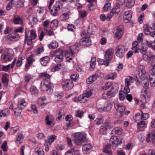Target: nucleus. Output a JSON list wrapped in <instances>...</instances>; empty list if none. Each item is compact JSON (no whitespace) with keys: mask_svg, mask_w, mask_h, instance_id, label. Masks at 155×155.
<instances>
[{"mask_svg":"<svg viewBox=\"0 0 155 155\" xmlns=\"http://www.w3.org/2000/svg\"><path fill=\"white\" fill-rule=\"evenodd\" d=\"M72 136L75 144L78 146H82L87 141V134L84 132H77L73 133Z\"/></svg>","mask_w":155,"mask_h":155,"instance_id":"nucleus-1","label":"nucleus"},{"mask_svg":"<svg viewBox=\"0 0 155 155\" xmlns=\"http://www.w3.org/2000/svg\"><path fill=\"white\" fill-rule=\"evenodd\" d=\"M25 43H27L28 45H31L32 43V40H35L37 37L35 31L31 29L29 30L26 29L25 30Z\"/></svg>","mask_w":155,"mask_h":155,"instance_id":"nucleus-2","label":"nucleus"},{"mask_svg":"<svg viewBox=\"0 0 155 155\" xmlns=\"http://www.w3.org/2000/svg\"><path fill=\"white\" fill-rule=\"evenodd\" d=\"M148 84L146 83L144 84L141 92L142 93V101L143 103H146L149 101V98L151 95V91L148 87Z\"/></svg>","mask_w":155,"mask_h":155,"instance_id":"nucleus-3","label":"nucleus"},{"mask_svg":"<svg viewBox=\"0 0 155 155\" xmlns=\"http://www.w3.org/2000/svg\"><path fill=\"white\" fill-rule=\"evenodd\" d=\"M40 89L41 91H47L48 93L49 94H51L53 92L51 84L48 80H43L41 82Z\"/></svg>","mask_w":155,"mask_h":155,"instance_id":"nucleus-4","label":"nucleus"},{"mask_svg":"<svg viewBox=\"0 0 155 155\" xmlns=\"http://www.w3.org/2000/svg\"><path fill=\"white\" fill-rule=\"evenodd\" d=\"M127 51L125 47L122 45H119L116 48L115 54L118 57L122 58L124 57Z\"/></svg>","mask_w":155,"mask_h":155,"instance_id":"nucleus-5","label":"nucleus"},{"mask_svg":"<svg viewBox=\"0 0 155 155\" xmlns=\"http://www.w3.org/2000/svg\"><path fill=\"white\" fill-rule=\"evenodd\" d=\"M61 84L63 88L66 91L71 89L74 86L72 81L70 79L63 80Z\"/></svg>","mask_w":155,"mask_h":155,"instance_id":"nucleus-6","label":"nucleus"},{"mask_svg":"<svg viewBox=\"0 0 155 155\" xmlns=\"http://www.w3.org/2000/svg\"><path fill=\"white\" fill-rule=\"evenodd\" d=\"M82 37L81 41L84 45L89 46L91 45V41L89 38V35L87 34L86 31H83L81 34Z\"/></svg>","mask_w":155,"mask_h":155,"instance_id":"nucleus-7","label":"nucleus"},{"mask_svg":"<svg viewBox=\"0 0 155 155\" xmlns=\"http://www.w3.org/2000/svg\"><path fill=\"white\" fill-rule=\"evenodd\" d=\"M46 124L49 127H53L55 124L54 117L51 115H47L45 120Z\"/></svg>","mask_w":155,"mask_h":155,"instance_id":"nucleus-8","label":"nucleus"},{"mask_svg":"<svg viewBox=\"0 0 155 155\" xmlns=\"http://www.w3.org/2000/svg\"><path fill=\"white\" fill-rule=\"evenodd\" d=\"M143 59L146 61H148L150 63L155 62V56L151 52H148L145 54Z\"/></svg>","mask_w":155,"mask_h":155,"instance_id":"nucleus-9","label":"nucleus"},{"mask_svg":"<svg viewBox=\"0 0 155 155\" xmlns=\"http://www.w3.org/2000/svg\"><path fill=\"white\" fill-rule=\"evenodd\" d=\"M114 107L116 109L117 113H119L121 117L124 114L125 110L124 106L118 103H116L114 104Z\"/></svg>","mask_w":155,"mask_h":155,"instance_id":"nucleus-10","label":"nucleus"},{"mask_svg":"<svg viewBox=\"0 0 155 155\" xmlns=\"http://www.w3.org/2000/svg\"><path fill=\"white\" fill-rule=\"evenodd\" d=\"M110 141L111 143L114 145H120L122 143V139H119L117 136H112Z\"/></svg>","mask_w":155,"mask_h":155,"instance_id":"nucleus-11","label":"nucleus"},{"mask_svg":"<svg viewBox=\"0 0 155 155\" xmlns=\"http://www.w3.org/2000/svg\"><path fill=\"white\" fill-rule=\"evenodd\" d=\"M35 59L33 58V55H31L27 58V61L25 65L26 69H28L31 65L35 61Z\"/></svg>","mask_w":155,"mask_h":155,"instance_id":"nucleus-12","label":"nucleus"},{"mask_svg":"<svg viewBox=\"0 0 155 155\" xmlns=\"http://www.w3.org/2000/svg\"><path fill=\"white\" fill-rule=\"evenodd\" d=\"M14 54L7 53H3L2 55V58L4 61L7 62L11 61L13 58Z\"/></svg>","mask_w":155,"mask_h":155,"instance_id":"nucleus-13","label":"nucleus"},{"mask_svg":"<svg viewBox=\"0 0 155 155\" xmlns=\"http://www.w3.org/2000/svg\"><path fill=\"white\" fill-rule=\"evenodd\" d=\"M132 12L130 10H128L125 12V15L124 17V21L125 22L128 23L130 21L132 16Z\"/></svg>","mask_w":155,"mask_h":155,"instance_id":"nucleus-14","label":"nucleus"},{"mask_svg":"<svg viewBox=\"0 0 155 155\" xmlns=\"http://www.w3.org/2000/svg\"><path fill=\"white\" fill-rule=\"evenodd\" d=\"M122 26H120L117 28L115 33V38L118 39H119L122 37Z\"/></svg>","mask_w":155,"mask_h":155,"instance_id":"nucleus-15","label":"nucleus"},{"mask_svg":"<svg viewBox=\"0 0 155 155\" xmlns=\"http://www.w3.org/2000/svg\"><path fill=\"white\" fill-rule=\"evenodd\" d=\"M80 45L79 43H76L74 45L71 46L70 47L69 54L71 56H73L74 54L78 51V48Z\"/></svg>","mask_w":155,"mask_h":155,"instance_id":"nucleus-16","label":"nucleus"},{"mask_svg":"<svg viewBox=\"0 0 155 155\" xmlns=\"http://www.w3.org/2000/svg\"><path fill=\"white\" fill-rule=\"evenodd\" d=\"M58 52L59 54H57L56 55L54 60L56 62H61L63 60V54L64 51L62 50H60Z\"/></svg>","mask_w":155,"mask_h":155,"instance_id":"nucleus-17","label":"nucleus"},{"mask_svg":"<svg viewBox=\"0 0 155 155\" xmlns=\"http://www.w3.org/2000/svg\"><path fill=\"white\" fill-rule=\"evenodd\" d=\"M114 50L112 48H110L107 50V66L108 65L109 61L111 60L114 56Z\"/></svg>","mask_w":155,"mask_h":155,"instance_id":"nucleus-18","label":"nucleus"},{"mask_svg":"<svg viewBox=\"0 0 155 155\" xmlns=\"http://www.w3.org/2000/svg\"><path fill=\"white\" fill-rule=\"evenodd\" d=\"M7 38L11 41H17L19 39L20 36L18 34L15 33L8 35Z\"/></svg>","mask_w":155,"mask_h":155,"instance_id":"nucleus-19","label":"nucleus"},{"mask_svg":"<svg viewBox=\"0 0 155 155\" xmlns=\"http://www.w3.org/2000/svg\"><path fill=\"white\" fill-rule=\"evenodd\" d=\"M27 105V102L23 99L20 100L18 102L17 107L20 109L24 108Z\"/></svg>","mask_w":155,"mask_h":155,"instance_id":"nucleus-20","label":"nucleus"},{"mask_svg":"<svg viewBox=\"0 0 155 155\" xmlns=\"http://www.w3.org/2000/svg\"><path fill=\"white\" fill-rule=\"evenodd\" d=\"M37 102L39 105L41 106H45L48 103L47 99L45 96H43L39 98Z\"/></svg>","mask_w":155,"mask_h":155,"instance_id":"nucleus-21","label":"nucleus"},{"mask_svg":"<svg viewBox=\"0 0 155 155\" xmlns=\"http://www.w3.org/2000/svg\"><path fill=\"white\" fill-rule=\"evenodd\" d=\"M98 75L96 74H94L90 76L87 80L86 83L87 84H90L94 82L96 80Z\"/></svg>","mask_w":155,"mask_h":155,"instance_id":"nucleus-22","label":"nucleus"},{"mask_svg":"<svg viewBox=\"0 0 155 155\" xmlns=\"http://www.w3.org/2000/svg\"><path fill=\"white\" fill-rule=\"evenodd\" d=\"M10 114V112L8 109L0 110V119L2 118L7 117Z\"/></svg>","mask_w":155,"mask_h":155,"instance_id":"nucleus-23","label":"nucleus"},{"mask_svg":"<svg viewBox=\"0 0 155 155\" xmlns=\"http://www.w3.org/2000/svg\"><path fill=\"white\" fill-rule=\"evenodd\" d=\"M132 45L133 47L132 49L133 50H134V53H137L139 51V50H140V45L137 41L134 42L132 43Z\"/></svg>","mask_w":155,"mask_h":155,"instance_id":"nucleus-24","label":"nucleus"},{"mask_svg":"<svg viewBox=\"0 0 155 155\" xmlns=\"http://www.w3.org/2000/svg\"><path fill=\"white\" fill-rule=\"evenodd\" d=\"M87 101V99L83 94L80 95L78 98H76V99L74 100L75 101H78L81 103H85Z\"/></svg>","mask_w":155,"mask_h":155,"instance_id":"nucleus-25","label":"nucleus"},{"mask_svg":"<svg viewBox=\"0 0 155 155\" xmlns=\"http://www.w3.org/2000/svg\"><path fill=\"white\" fill-rule=\"evenodd\" d=\"M50 59L48 56H45L40 59L41 64L44 66H46L49 61Z\"/></svg>","mask_w":155,"mask_h":155,"instance_id":"nucleus-26","label":"nucleus"},{"mask_svg":"<svg viewBox=\"0 0 155 155\" xmlns=\"http://www.w3.org/2000/svg\"><path fill=\"white\" fill-rule=\"evenodd\" d=\"M13 21L15 24H22L23 23L22 19L19 16H15Z\"/></svg>","mask_w":155,"mask_h":155,"instance_id":"nucleus-27","label":"nucleus"},{"mask_svg":"<svg viewBox=\"0 0 155 155\" xmlns=\"http://www.w3.org/2000/svg\"><path fill=\"white\" fill-rule=\"evenodd\" d=\"M74 121H67L64 126V128L65 130H67L72 127L74 126Z\"/></svg>","mask_w":155,"mask_h":155,"instance_id":"nucleus-28","label":"nucleus"},{"mask_svg":"<svg viewBox=\"0 0 155 155\" xmlns=\"http://www.w3.org/2000/svg\"><path fill=\"white\" fill-rule=\"evenodd\" d=\"M92 148L90 144H84L83 146V151L84 154H86L87 152Z\"/></svg>","mask_w":155,"mask_h":155,"instance_id":"nucleus-29","label":"nucleus"},{"mask_svg":"<svg viewBox=\"0 0 155 155\" xmlns=\"http://www.w3.org/2000/svg\"><path fill=\"white\" fill-rule=\"evenodd\" d=\"M79 151V150H78L77 147H75L66 152L65 155H73L74 153H78Z\"/></svg>","mask_w":155,"mask_h":155,"instance_id":"nucleus-30","label":"nucleus"},{"mask_svg":"<svg viewBox=\"0 0 155 155\" xmlns=\"http://www.w3.org/2000/svg\"><path fill=\"white\" fill-rule=\"evenodd\" d=\"M69 11H68L63 13L60 17V20L64 21L68 19L69 18Z\"/></svg>","mask_w":155,"mask_h":155,"instance_id":"nucleus-31","label":"nucleus"},{"mask_svg":"<svg viewBox=\"0 0 155 155\" xmlns=\"http://www.w3.org/2000/svg\"><path fill=\"white\" fill-rule=\"evenodd\" d=\"M124 3L127 7L131 8L134 6L135 1L134 0H124Z\"/></svg>","mask_w":155,"mask_h":155,"instance_id":"nucleus-32","label":"nucleus"},{"mask_svg":"<svg viewBox=\"0 0 155 155\" xmlns=\"http://www.w3.org/2000/svg\"><path fill=\"white\" fill-rule=\"evenodd\" d=\"M123 130L122 128L119 127H115L112 130L113 134L116 135H120L122 134Z\"/></svg>","mask_w":155,"mask_h":155,"instance_id":"nucleus-33","label":"nucleus"},{"mask_svg":"<svg viewBox=\"0 0 155 155\" xmlns=\"http://www.w3.org/2000/svg\"><path fill=\"white\" fill-rule=\"evenodd\" d=\"M150 66L149 68L150 73L152 75L155 74V62H151L150 64Z\"/></svg>","mask_w":155,"mask_h":155,"instance_id":"nucleus-34","label":"nucleus"},{"mask_svg":"<svg viewBox=\"0 0 155 155\" xmlns=\"http://www.w3.org/2000/svg\"><path fill=\"white\" fill-rule=\"evenodd\" d=\"M117 12L116 8H113L107 15V21L110 20L113 16L114 14Z\"/></svg>","mask_w":155,"mask_h":155,"instance_id":"nucleus-35","label":"nucleus"},{"mask_svg":"<svg viewBox=\"0 0 155 155\" xmlns=\"http://www.w3.org/2000/svg\"><path fill=\"white\" fill-rule=\"evenodd\" d=\"M100 132L101 134H106L107 133V124L106 123L104 124L101 126Z\"/></svg>","mask_w":155,"mask_h":155,"instance_id":"nucleus-36","label":"nucleus"},{"mask_svg":"<svg viewBox=\"0 0 155 155\" xmlns=\"http://www.w3.org/2000/svg\"><path fill=\"white\" fill-rule=\"evenodd\" d=\"M30 91L32 94L36 95L38 94V91L34 86H31L30 88Z\"/></svg>","mask_w":155,"mask_h":155,"instance_id":"nucleus-37","label":"nucleus"},{"mask_svg":"<svg viewBox=\"0 0 155 155\" xmlns=\"http://www.w3.org/2000/svg\"><path fill=\"white\" fill-rule=\"evenodd\" d=\"M58 21L56 19L52 21L50 24L51 27L54 29H56L58 27Z\"/></svg>","mask_w":155,"mask_h":155,"instance_id":"nucleus-38","label":"nucleus"},{"mask_svg":"<svg viewBox=\"0 0 155 155\" xmlns=\"http://www.w3.org/2000/svg\"><path fill=\"white\" fill-rule=\"evenodd\" d=\"M144 32L145 34H149L152 30V28L147 25L144 26Z\"/></svg>","mask_w":155,"mask_h":155,"instance_id":"nucleus-39","label":"nucleus"},{"mask_svg":"<svg viewBox=\"0 0 155 155\" xmlns=\"http://www.w3.org/2000/svg\"><path fill=\"white\" fill-rule=\"evenodd\" d=\"M8 75L5 74L3 75L2 77V82L5 85H7L8 82Z\"/></svg>","mask_w":155,"mask_h":155,"instance_id":"nucleus-40","label":"nucleus"},{"mask_svg":"<svg viewBox=\"0 0 155 155\" xmlns=\"http://www.w3.org/2000/svg\"><path fill=\"white\" fill-rule=\"evenodd\" d=\"M35 151L38 155H44V152L43 149L41 147H36L35 149Z\"/></svg>","mask_w":155,"mask_h":155,"instance_id":"nucleus-41","label":"nucleus"},{"mask_svg":"<svg viewBox=\"0 0 155 155\" xmlns=\"http://www.w3.org/2000/svg\"><path fill=\"white\" fill-rule=\"evenodd\" d=\"M140 78L142 80L148 78V73L146 71L139 74Z\"/></svg>","mask_w":155,"mask_h":155,"instance_id":"nucleus-42","label":"nucleus"},{"mask_svg":"<svg viewBox=\"0 0 155 155\" xmlns=\"http://www.w3.org/2000/svg\"><path fill=\"white\" fill-rule=\"evenodd\" d=\"M103 119L101 116H99L95 120V123L97 125H99L103 122Z\"/></svg>","mask_w":155,"mask_h":155,"instance_id":"nucleus-43","label":"nucleus"},{"mask_svg":"<svg viewBox=\"0 0 155 155\" xmlns=\"http://www.w3.org/2000/svg\"><path fill=\"white\" fill-rule=\"evenodd\" d=\"M56 137L54 135H51L48 136V143L50 145L56 139Z\"/></svg>","mask_w":155,"mask_h":155,"instance_id":"nucleus-44","label":"nucleus"},{"mask_svg":"<svg viewBox=\"0 0 155 155\" xmlns=\"http://www.w3.org/2000/svg\"><path fill=\"white\" fill-rule=\"evenodd\" d=\"M23 138V136L22 134H19L18 135L16 140H15V143L16 144L18 145L21 143Z\"/></svg>","mask_w":155,"mask_h":155,"instance_id":"nucleus-45","label":"nucleus"},{"mask_svg":"<svg viewBox=\"0 0 155 155\" xmlns=\"http://www.w3.org/2000/svg\"><path fill=\"white\" fill-rule=\"evenodd\" d=\"M150 84L151 87L155 86V76L151 75L149 78Z\"/></svg>","mask_w":155,"mask_h":155,"instance_id":"nucleus-46","label":"nucleus"},{"mask_svg":"<svg viewBox=\"0 0 155 155\" xmlns=\"http://www.w3.org/2000/svg\"><path fill=\"white\" fill-rule=\"evenodd\" d=\"M15 4L14 0H10L9 2L7 4L6 6V9L8 10H9Z\"/></svg>","mask_w":155,"mask_h":155,"instance_id":"nucleus-47","label":"nucleus"},{"mask_svg":"<svg viewBox=\"0 0 155 155\" xmlns=\"http://www.w3.org/2000/svg\"><path fill=\"white\" fill-rule=\"evenodd\" d=\"M127 94L122 91H120L119 92V96L120 99L121 101L124 100L126 97Z\"/></svg>","mask_w":155,"mask_h":155,"instance_id":"nucleus-48","label":"nucleus"},{"mask_svg":"<svg viewBox=\"0 0 155 155\" xmlns=\"http://www.w3.org/2000/svg\"><path fill=\"white\" fill-rule=\"evenodd\" d=\"M54 7L58 11L62 8V4L61 3V1H57Z\"/></svg>","mask_w":155,"mask_h":155,"instance_id":"nucleus-49","label":"nucleus"},{"mask_svg":"<svg viewBox=\"0 0 155 155\" xmlns=\"http://www.w3.org/2000/svg\"><path fill=\"white\" fill-rule=\"evenodd\" d=\"M84 113V112L82 110H77L75 111L74 114L76 117L81 118L83 117Z\"/></svg>","mask_w":155,"mask_h":155,"instance_id":"nucleus-50","label":"nucleus"},{"mask_svg":"<svg viewBox=\"0 0 155 155\" xmlns=\"http://www.w3.org/2000/svg\"><path fill=\"white\" fill-rule=\"evenodd\" d=\"M58 46V44L55 41H52L48 45L49 47L50 48L55 49Z\"/></svg>","mask_w":155,"mask_h":155,"instance_id":"nucleus-51","label":"nucleus"},{"mask_svg":"<svg viewBox=\"0 0 155 155\" xmlns=\"http://www.w3.org/2000/svg\"><path fill=\"white\" fill-rule=\"evenodd\" d=\"M117 74L116 72H112L109 74L107 77V79H114L117 77Z\"/></svg>","mask_w":155,"mask_h":155,"instance_id":"nucleus-52","label":"nucleus"},{"mask_svg":"<svg viewBox=\"0 0 155 155\" xmlns=\"http://www.w3.org/2000/svg\"><path fill=\"white\" fill-rule=\"evenodd\" d=\"M62 68V65L61 64H58L51 69L53 72H55L61 69Z\"/></svg>","mask_w":155,"mask_h":155,"instance_id":"nucleus-53","label":"nucleus"},{"mask_svg":"<svg viewBox=\"0 0 155 155\" xmlns=\"http://www.w3.org/2000/svg\"><path fill=\"white\" fill-rule=\"evenodd\" d=\"M147 49V46L145 45H143L142 46L141 48V49L140 48V50H139V51H140L142 54L144 55L146 54Z\"/></svg>","mask_w":155,"mask_h":155,"instance_id":"nucleus-54","label":"nucleus"},{"mask_svg":"<svg viewBox=\"0 0 155 155\" xmlns=\"http://www.w3.org/2000/svg\"><path fill=\"white\" fill-rule=\"evenodd\" d=\"M40 76L43 79H48L50 78V76L49 74L46 72H43L39 74Z\"/></svg>","mask_w":155,"mask_h":155,"instance_id":"nucleus-55","label":"nucleus"},{"mask_svg":"<svg viewBox=\"0 0 155 155\" xmlns=\"http://www.w3.org/2000/svg\"><path fill=\"white\" fill-rule=\"evenodd\" d=\"M65 115V112L64 109L60 110L58 113V119L60 120L62 117H64Z\"/></svg>","mask_w":155,"mask_h":155,"instance_id":"nucleus-56","label":"nucleus"},{"mask_svg":"<svg viewBox=\"0 0 155 155\" xmlns=\"http://www.w3.org/2000/svg\"><path fill=\"white\" fill-rule=\"evenodd\" d=\"M87 12L85 11H81L79 12V16L82 18H84L87 15Z\"/></svg>","mask_w":155,"mask_h":155,"instance_id":"nucleus-57","label":"nucleus"},{"mask_svg":"<svg viewBox=\"0 0 155 155\" xmlns=\"http://www.w3.org/2000/svg\"><path fill=\"white\" fill-rule=\"evenodd\" d=\"M145 122L144 121L142 120L137 123L138 127L139 129L140 128L146 126Z\"/></svg>","mask_w":155,"mask_h":155,"instance_id":"nucleus-58","label":"nucleus"},{"mask_svg":"<svg viewBox=\"0 0 155 155\" xmlns=\"http://www.w3.org/2000/svg\"><path fill=\"white\" fill-rule=\"evenodd\" d=\"M96 61V58L93 57L91 59L90 63V67L92 68H94L95 66V62Z\"/></svg>","mask_w":155,"mask_h":155,"instance_id":"nucleus-59","label":"nucleus"},{"mask_svg":"<svg viewBox=\"0 0 155 155\" xmlns=\"http://www.w3.org/2000/svg\"><path fill=\"white\" fill-rule=\"evenodd\" d=\"M44 50V48L43 47H41L38 48L35 50V54L37 55L43 53Z\"/></svg>","mask_w":155,"mask_h":155,"instance_id":"nucleus-60","label":"nucleus"},{"mask_svg":"<svg viewBox=\"0 0 155 155\" xmlns=\"http://www.w3.org/2000/svg\"><path fill=\"white\" fill-rule=\"evenodd\" d=\"M115 95V93L113 89H112L108 91L107 93V96L109 98H111L113 97Z\"/></svg>","mask_w":155,"mask_h":155,"instance_id":"nucleus-61","label":"nucleus"},{"mask_svg":"<svg viewBox=\"0 0 155 155\" xmlns=\"http://www.w3.org/2000/svg\"><path fill=\"white\" fill-rule=\"evenodd\" d=\"M141 114L140 112L137 113L135 114V117H134V119L136 122H137L140 120H142Z\"/></svg>","mask_w":155,"mask_h":155,"instance_id":"nucleus-62","label":"nucleus"},{"mask_svg":"<svg viewBox=\"0 0 155 155\" xmlns=\"http://www.w3.org/2000/svg\"><path fill=\"white\" fill-rule=\"evenodd\" d=\"M141 114L142 119L143 120L147 119L149 117V114L147 113H143V112L141 111L140 112Z\"/></svg>","mask_w":155,"mask_h":155,"instance_id":"nucleus-63","label":"nucleus"},{"mask_svg":"<svg viewBox=\"0 0 155 155\" xmlns=\"http://www.w3.org/2000/svg\"><path fill=\"white\" fill-rule=\"evenodd\" d=\"M151 134L152 143L155 146V129L152 130Z\"/></svg>","mask_w":155,"mask_h":155,"instance_id":"nucleus-64","label":"nucleus"}]
</instances>
